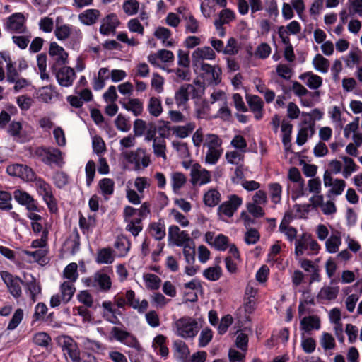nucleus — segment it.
I'll return each instance as SVG.
<instances>
[{"label":"nucleus","instance_id":"f257e3e1","mask_svg":"<svg viewBox=\"0 0 362 362\" xmlns=\"http://www.w3.org/2000/svg\"><path fill=\"white\" fill-rule=\"evenodd\" d=\"M175 334L184 339H193L199 332L197 321L189 316L177 320L173 324Z\"/></svg>","mask_w":362,"mask_h":362},{"label":"nucleus","instance_id":"f03ea898","mask_svg":"<svg viewBox=\"0 0 362 362\" xmlns=\"http://www.w3.org/2000/svg\"><path fill=\"white\" fill-rule=\"evenodd\" d=\"M32 153L33 156L48 165L55 164L57 166H62L64 163L62 152L54 147H37L33 149Z\"/></svg>","mask_w":362,"mask_h":362},{"label":"nucleus","instance_id":"7ed1b4c3","mask_svg":"<svg viewBox=\"0 0 362 362\" xmlns=\"http://www.w3.org/2000/svg\"><path fill=\"white\" fill-rule=\"evenodd\" d=\"M204 95L203 87H195L193 84L185 83L175 93V102L177 107H185L189 98H200Z\"/></svg>","mask_w":362,"mask_h":362},{"label":"nucleus","instance_id":"20e7f679","mask_svg":"<svg viewBox=\"0 0 362 362\" xmlns=\"http://www.w3.org/2000/svg\"><path fill=\"white\" fill-rule=\"evenodd\" d=\"M33 182H35V187L37 192L42 197V199L46 203L49 211L52 214L57 213L58 211V206L57 200L52 192V186L43 179L37 176Z\"/></svg>","mask_w":362,"mask_h":362},{"label":"nucleus","instance_id":"39448f33","mask_svg":"<svg viewBox=\"0 0 362 362\" xmlns=\"http://www.w3.org/2000/svg\"><path fill=\"white\" fill-rule=\"evenodd\" d=\"M122 158L127 163L132 165L134 170L147 168L151 163L150 156L142 148H137L134 151H122Z\"/></svg>","mask_w":362,"mask_h":362},{"label":"nucleus","instance_id":"423d86ee","mask_svg":"<svg viewBox=\"0 0 362 362\" xmlns=\"http://www.w3.org/2000/svg\"><path fill=\"white\" fill-rule=\"evenodd\" d=\"M199 71V76L203 82L208 86H217L222 80V70L218 65L202 64L197 68Z\"/></svg>","mask_w":362,"mask_h":362},{"label":"nucleus","instance_id":"0eeeda50","mask_svg":"<svg viewBox=\"0 0 362 362\" xmlns=\"http://www.w3.org/2000/svg\"><path fill=\"white\" fill-rule=\"evenodd\" d=\"M27 18L24 13L17 12L11 14L5 20L4 28L11 33L27 34L28 28L26 25Z\"/></svg>","mask_w":362,"mask_h":362},{"label":"nucleus","instance_id":"6e6552de","mask_svg":"<svg viewBox=\"0 0 362 362\" xmlns=\"http://www.w3.org/2000/svg\"><path fill=\"white\" fill-rule=\"evenodd\" d=\"M243 199L236 194L228 196V199L221 203L217 209V214L221 218H231L242 205Z\"/></svg>","mask_w":362,"mask_h":362},{"label":"nucleus","instance_id":"1a4fd4ad","mask_svg":"<svg viewBox=\"0 0 362 362\" xmlns=\"http://www.w3.org/2000/svg\"><path fill=\"white\" fill-rule=\"evenodd\" d=\"M267 203V193L263 190H257L252 196V202L246 204L247 209L254 217H262L264 215L263 206Z\"/></svg>","mask_w":362,"mask_h":362},{"label":"nucleus","instance_id":"9d476101","mask_svg":"<svg viewBox=\"0 0 362 362\" xmlns=\"http://www.w3.org/2000/svg\"><path fill=\"white\" fill-rule=\"evenodd\" d=\"M107 268H104L94 274L92 278L86 280L88 286L99 288L102 291H107L111 288L112 281Z\"/></svg>","mask_w":362,"mask_h":362},{"label":"nucleus","instance_id":"9b49d317","mask_svg":"<svg viewBox=\"0 0 362 362\" xmlns=\"http://www.w3.org/2000/svg\"><path fill=\"white\" fill-rule=\"evenodd\" d=\"M58 343L66 358L69 357L73 362L80 361V349L77 343L71 337L62 336L59 338Z\"/></svg>","mask_w":362,"mask_h":362},{"label":"nucleus","instance_id":"f8f14e48","mask_svg":"<svg viewBox=\"0 0 362 362\" xmlns=\"http://www.w3.org/2000/svg\"><path fill=\"white\" fill-rule=\"evenodd\" d=\"M49 54L51 57L50 69H56L68 63V53L57 42H52L49 45Z\"/></svg>","mask_w":362,"mask_h":362},{"label":"nucleus","instance_id":"ddd939ff","mask_svg":"<svg viewBox=\"0 0 362 362\" xmlns=\"http://www.w3.org/2000/svg\"><path fill=\"white\" fill-rule=\"evenodd\" d=\"M0 275L12 296L15 298L21 297L22 294L21 285L23 284L22 280L18 276H13L6 271L1 272Z\"/></svg>","mask_w":362,"mask_h":362},{"label":"nucleus","instance_id":"4468645a","mask_svg":"<svg viewBox=\"0 0 362 362\" xmlns=\"http://www.w3.org/2000/svg\"><path fill=\"white\" fill-rule=\"evenodd\" d=\"M110 334L115 340L129 347H132L137 350L141 347L136 337L127 331L122 330L117 327H113L111 329Z\"/></svg>","mask_w":362,"mask_h":362},{"label":"nucleus","instance_id":"2eb2a0df","mask_svg":"<svg viewBox=\"0 0 362 362\" xmlns=\"http://www.w3.org/2000/svg\"><path fill=\"white\" fill-rule=\"evenodd\" d=\"M324 185L326 187H329L327 192V197L332 198L341 195L345 187L346 182L342 179L333 178L332 176L329 175V173H324L323 175Z\"/></svg>","mask_w":362,"mask_h":362},{"label":"nucleus","instance_id":"dca6fc26","mask_svg":"<svg viewBox=\"0 0 362 362\" xmlns=\"http://www.w3.org/2000/svg\"><path fill=\"white\" fill-rule=\"evenodd\" d=\"M52 71L55 75L59 84L63 87H69L72 86L76 78V73L74 70L65 65L56 69H52Z\"/></svg>","mask_w":362,"mask_h":362},{"label":"nucleus","instance_id":"f3484780","mask_svg":"<svg viewBox=\"0 0 362 362\" xmlns=\"http://www.w3.org/2000/svg\"><path fill=\"white\" fill-rule=\"evenodd\" d=\"M190 182L193 185H204L211 182V173L202 168L200 164L192 165L190 171Z\"/></svg>","mask_w":362,"mask_h":362},{"label":"nucleus","instance_id":"a211bd4d","mask_svg":"<svg viewBox=\"0 0 362 362\" xmlns=\"http://www.w3.org/2000/svg\"><path fill=\"white\" fill-rule=\"evenodd\" d=\"M216 56L215 51L209 46L197 48L192 54V65L198 68L202 64H206L204 60H214Z\"/></svg>","mask_w":362,"mask_h":362},{"label":"nucleus","instance_id":"6ab92c4d","mask_svg":"<svg viewBox=\"0 0 362 362\" xmlns=\"http://www.w3.org/2000/svg\"><path fill=\"white\" fill-rule=\"evenodd\" d=\"M13 198L20 205L25 206L29 211H39L37 202L27 192L17 189L13 192Z\"/></svg>","mask_w":362,"mask_h":362},{"label":"nucleus","instance_id":"aec40b11","mask_svg":"<svg viewBox=\"0 0 362 362\" xmlns=\"http://www.w3.org/2000/svg\"><path fill=\"white\" fill-rule=\"evenodd\" d=\"M80 235L76 228H74L64 241L62 250L66 254L76 255L80 250Z\"/></svg>","mask_w":362,"mask_h":362},{"label":"nucleus","instance_id":"412c9836","mask_svg":"<svg viewBox=\"0 0 362 362\" xmlns=\"http://www.w3.org/2000/svg\"><path fill=\"white\" fill-rule=\"evenodd\" d=\"M247 103L250 111L254 114V117L257 120L262 119L264 113V101L257 95H247Z\"/></svg>","mask_w":362,"mask_h":362},{"label":"nucleus","instance_id":"4be33fe9","mask_svg":"<svg viewBox=\"0 0 362 362\" xmlns=\"http://www.w3.org/2000/svg\"><path fill=\"white\" fill-rule=\"evenodd\" d=\"M119 23L120 22L117 15L115 13H110L102 19L99 31L103 35H109L110 33H115Z\"/></svg>","mask_w":362,"mask_h":362},{"label":"nucleus","instance_id":"5701e85b","mask_svg":"<svg viewBox=\"0 0 362 362\" xmlns=\"http://www.w3.org/2000/svg\"><path fill=\"white\" fill-rule=\"evenodd\" d=\"M124 296L127 299V305L136 310L139 313H145L148 308V302L147 300L144 299L141 301L136 298V293L132 290H127Z\"/></svg>","mask_w":362,"mask_h":362},{"label":"nucleus","instance_id":"b1692460","mask_svg":"<svg viewBox=\"0 0 362 362\" xmlns=\"http://www.w3.org/2000/svg\"><path fill=\"white\" fill-rule=\"evenodd\" d=\"M8 134L13 138L17 142H25L27 141V136L23 129V124L20 121H12L6 127Z\"/></svg>","mask_w":362,"mask_h":362},{"label":"nucleus","instance_id":"393cba45","mask_svg":"<svg viewBox=\"0 0 362 362\" xmlns=\"http://www.w3.org/2000/svg\"><path fill=\"white\" fill-rule=\"evenodd\" d=\"M168 238L177 246H181L190 240L187 232L181 231L179 227L175 225L169 227Z\"/></svg>","mask_w":362,"mask_h":362},{"label":"nucleus","instance_id":"a878e982","mask_svg":"<svg viewBox=\"0 0 362 362\" xmlns=\"http://www.w3.org/2000/svg\"><path fill=\"white\" fill-rule=\"evenodd\" d=\"M315 134V123L304 122L300 125L298 131L296 144L298 146H303L307 141L308 138H311Z\"/></svg>","mask_w":362,"mask_h":362},{"label":"nucleus","instance_id":"bb28decb","mask_svg":"<svg viewBox=\"0 0 362 362\" xmlns=\"http://www.w3.org/2000/svg\"><path fill=\"white\" fill-rule=\"evenodd\" d=\"M101 16V13L98 9H86L78 14L79 21L85 25H92L95 24Z\"/></svg>","mask_w":362,"mask_h":362},{"label":"nucleus","instance_id":"cd10ccee","mask_svg":"<svg viewBox=\"0 0 362 362\" xmlns=\"http://www.w3.org/2000/svg\"><path fill=\"white\" fill-rule=\"evenodd\" d=\"M341 233L337 230H333L325 242V248L327 252L334 254L339 251L341 245Z\"/></svg>","mask_w":362,"mask_h":362},{"label":"nucleus","instance_id":"c85d7f7f","mask_svg":"<svg viewBox=\"0 0 362 362\" xmlns=\"http://www.w3.org/2000/svg\"><path fill=\"white\" fill-rule=\"evenodd\" d=\"M299 79L303 81L306 86L313 90L319 88L322 84V78L311 71L305 72L299 76Z\"/></svg>","mask_w":362,"mask_h":362},{"label":"nucleus","instance_id":"c756f323","mask_svg":"<svg viewBox=\"0 0 362 362\" xmlns=\"http://www.w3.org/2000/svg\"><path fill=\"white\" fill-rule=\"evenodd\" d=\"M221 201V193L216 189H209L203 195V202L208 207H215Z\"/></svg>","mask_w":362,"mask_h":362},{"label":"nucleus","instance_id":"7c9ffc66","mask_svg":"<svg viewBox=\"0 0 362 362\" xmlns=\"http://www.w3.org/2000/svg\"><path fill=\"white\" fill-rule=\"evenodd\" d=\"M339 158L342 163V176L344 178L349 177L352 173L358 171V166L354 160L347 156H341Z\"/></svg>","mask_w":362,"mask_h":362},{"label":"nucleus","instance_id":"2f4dec72","mask_svg":"<svg viewBox=\"0 0 362 362\" xmlns=\"http://www.w3.org/2000/svg\"><path fill=\"white\" fill-rule=\"evenodd\" d=\"M300 328L306 332L320 328V319L317 315L304 317L300 320Z\"/></svg>","mask_w":362,"mask_h":362},{"label":"nucleus","instance_id":"473e14b6","mask_svg":"<svg viewBox=\"0 0 362 362\" xmlns=\"http://www.w3.org/2000/svg\"><path fill=\"white\" fill-rule=\"evenodd\" d=\"M103 317L104 319L109 322L115 325L120 324V321L118 317L114 315L116 308H114V305L111 301H103L102 303Z\"/></svg>","mask_w":362,"mask_h":362},{"label":"nucleus","instance_id":"72a5a7b5","mask_svg":"<svg viewBox=\"0 0 362 362\" xmlns=\"http://www.w3.org/2000/svg\"><path fill=\"white\" fill-rule=\"evenodd\" d=\"M146 108L151 116L158 117L163 111L160 98L156 96L150 97Z\"/></svg>","mask_w":362,"mask_h":362},{"label":"nucleus","instance_id":"f704fd0d","mask_svg":"<svg viewBox=\"0 0 362 362\" xmlns=\"http://www.w3.org/2000/svg\"><path fill=\"white\" fill-rule=\"evenodd\" d=\"M24 286L25 291L29 294L32 302H35L37 296L41 293V286L40 282H38L35 277L31 276V279L27 281Z\"/></svg>","mask_w":362,"mask_h":362},{"label":"nucleus","instance_id":"c9c22d12","mask_svg":"<svg viewBox=\"0 0 362 362\" xmlns=\"http://www.w3.org/2000/svg\"><path fill=\"white\" fill-rule=\"evenodd\" d=\"M195 128L196 124L193 122H190L185 125L175 126L171 130L176 136L184 139L189 136Z\"/></svg>","mask_w":362,"mask_h":362},{"label":"nucleus","instance_id":"e433bc0d","mask_svg":"<svg viewBox=\"0 0 362 362\" xmlns=\"http://www.w3.org/2000/svg\"><path fill=\"white\" fill-rule=\"evenodd\" d=\"M153 153L157 157L162 158L164 160L167 159L166 156V141L163 136H156L153 142Z\"/></svg>","mask_w":362,"mask_h":362},{"label":"nucleus","instance_id":"4c0bfd02","mask_svg":"<svg viewBox=\"0 0 362 362\" xmlns=\"http://www.w3.org/2000/svg\"><path fill=\"white\" fill-rule=\"evenodd\" d=\"M118 257H124L130 249L131 243L124 235L118 236L114 243Z\"/></svg>","mask_w":362,"mask_h":362},{"label":"nucleus","instance_id":"58836bf2","mask_svg":"<svg viewBox=\"0 0 362 362\" xmlns=\"http://www.w3.org/2000/svg\"><path fill=\"white\" fill-rule=\"evenodd\" d=\"M76 291L74 283L64 281L60 286V292L62 301L64 303H68L74 296Z\"/></svg>","mask_w":362,"mask_h":362},{"label":"nucleus","instance_id":"ea45409f","mask_svg":"<svg viewBox=\"0 0 362 362\" xmlns=\"http://www.w3.org/2000/svg\"><path fill=\"white\" fill-rule=\"evenodd\" d=\"M115 260L113 250L110 248H102L98 251L95 261L98 264H111Z\"/></svg>","mask_w":362,"mask_h":362},{"label":"nucleus","instance_id":"a19ab883","mask_svg":"<svg viewBox=\"0 0 362 362\" xmlns=\"http://www.w3.org/2000/svg\"><path fill=\"white\" fill-rule=\"evenodd\" d=\"M172 35L171 31L165 27H158L154 32V36L162 41L163 45L165 47H173V42L168 40Z\"/></svg>","mask_w":362,"mask_h":362},{"label":"nucleus","instance_id":"79ce46f5","mask_svg":"<svg viewBox=\"0 0 362 362\" xmlns=\"http://www.w3.org/2000/svg\"><path fill=\"white\" fill-rule=\"evenodd\" d=\"M170 182L173 190L177 193L186 184L187 177L182 173L173 172L170 174Z\"/></svg>","mask_w":362,"mask_h":362},{"label":"nucleus","instance_id":"37998d69","mask_svg":"<svg viewBox=\"0 0 362 362\" xmlns=\"http://www.w3.org/2000/svg\"><path fill=\"white\" fill-rule=\"evenodd\" d=\"M222 139L215 134H207L205 137V142L204 146L207 148V150H223L222 148Z\"/></svg>","mask_w":362,"mask_h":362},{"label":"nucleus","instance_id":"c03bdc74","mask_svg":"<svg viewBox=\"0 0 362 362\" xmlns=\"http://www.w3.org/2000/svg\"><path fill=\"white\" fill-rule=\"evenodd\" d=\"M16 113L17 109L12 105L6 106L5 110H1L0 112V128H6L9 124L11 115H14Z\"/></svg>","mask_w":362,"mask_h":362},{"label":"nucleus","instance_id":"a18cd8bd","mask_svg":"<svg viewBox=\"0 0 362 362\" xmlns=\"http://www.w3.org/2000/svg\"><path fill=\"white\" fill-rule=\"evenodd\" d=\"M73 32V27L69 24H57L54 30V35L59 40L69 39Z\"/></svg>","mask_w":362,"mask_h":362},{"label":"nucleus","instance_id":"49530a36","mask_svg":"<svg viewBox=\"0 0 362 362\" xmlns=\"http://www.w3.org/2000/svg\"><path fill=\"white\" fill-rule=\"evenodd\" d=\"M308 233H303L295 242V255L296 256L303 255L308 249Z\"/></svg>","mask_w":362,"mask_h":362},{"label":"nucleus","instance_id":"de8ad7c7","mask_svg":"<svg viewBox=\"0 0 362 362\" xmlns=\"http://www.w3.org/2000/svg\"><path fill=\"white\" fill-rule=\"evenodd\" d=\"M151 235L157 240H163L165 236V227L161 222H155L149 225Z\"/></svg>","mask_w":362,"mask_h":362},{"label":"nucleus","instance_id":"09e8293b","mask_svg":"<svg viewBox=\"0 0 362 362\" xmlns=\"http://www.w3.org/2000/svg\"><path fill=\"white\" fill-rule=\"evenodd\" d=\"M338 293V287L324 286L320 289L317 298L322 300H332L337 298Z\"/></svg>","mask_w":362,"mask_h":362},{"label":"nucleus","instance_id":"8fccbe9b","mask_svg":"<svg viewBox=\"0 0 362 362\" xmlns=\"http://www.w3.org/2000/svg\"><path fill=\"white\" fill-rule=\"evenodd\" d=\"M269 192L272 202L276 204L281 202L282 187L279 183H270L268 185Z\"/></svg>","mask_w":362,"mask_h":362},{"label":"nucleus","instance_id":"3c124183","mask_svg":"<svg viewBox=\"0 0 362 362\" xmlns=\"http://www.w3.org/2000/svg\"><path fill=\"white\" fill-rule=\"evenodd\" d=\"M315 69L322 73H327L329 68V62L322 55L317 54L313 60Z\"/></svg>","mask_w":362,"mask_h":362},{"label":"nucleus","instance_id":"603ef678","mask_svg":"<svg viewBox=\"0 0 362 362\" xmlns=\"http://www.w3.org/2000/svg\"><path fill=\"white\" fill-rule=\"evenodd\" d=\"M222 275V269L219 265L209 267L203 272V276L209 281H218Z\"/></svg>","mask_w":362,"mask_h":362},{"label":"nucleus","instance_id":"864d4df0","mask_svg":"<svg viewBox=\"0 0 362 362\" xmlns=\"http://www.w3.org/2000/svg\"><path fill=\"white\" fill-rule=\"evenodd\" d=\"M77 269L78 266L75 262L68 264L63 272L64 279H67L66 281L74 283L78 277Z\"/></svg>","mask_w":362,"mask_h":362},{"label":"nucleus","instance_id":"5fc2aeb1","mask_svg":"<svg viewBox=\"0 0 362 362\" xmlns=\"http://www.w3.org/2000/svg\"><path fill=\"white\" fill-rule=\"evenodd\" d=\"M143 278L148 289L158 290L160 288L161 279L157 275L148 273L144 274Z\"/></svg>","mask_w":362,"mask_h":362},{"label":"nucleus","instance_id":"6e6d98bb","mask_svg":"<svg viewBox=\"0 0 362 362\" xmlns=\"http://www.w3.org/2000/svg\"><path fill=\"white\" fill-rule=\"evenodd\" d=\"M124 106L127 110L132 111L135 116L141 115L144 110L143 103L138 98L130 99Z\"/></svg>","mask_w":362,"mask_h":362},{"label":"nucleus","instance_id":"4d7b16f0","mask_svg":"<svg viewBox=\"0 0 362 362\" xmlns=\"http://www.w3.org/2000/svg\"><path fill=\"white\" fill-rule=\"evenodd\" d=\"M244 152L238 150L227 151L226 153V159L227 162L230 164L240 165L244 160Z\"/></svg>","mask_w":362,"mask_h":362},{"label":"nucleus","instance_id":"13d9d810","mask_svg":"<svg viewBox=\"0 0 362 362\" xmlns=\"http://www.w3.org/2000/svg\"><path fill=\"white\" fill-rule=\"evenodd\" d=\"M173 348L177 356L181 359H185L189 354L187 345L182 340H175L173 342Z\"/></svg>","mask_w":362,"mask_h":362},{"label":"nucleus","instance_id":"bf43d9fd","mask_svg":"<svg viewBox=\"0 0 362 362\" xmlns=\"http://www.w3.org/2000/svg\"><path fill=\"white\" fill-rule=\"evenodd\" d=\"M320 344L325 351L332 350L336 346L335 339L333 336L328 332H323L320 339Z\"/></svg>","mask_w":362,"mask_h":362},{"label":"nucleus","instance_id":"052dcab7","mask_svg":"<svg viewBox=\"0 0 362 362\" xmlns=\"http://www.w3.org/2000/svg\"><path fill=\"white\" fill-rule=\"evenodd\" d=\"M31 38V34L28 31L27 34H18L12 37L13 42L21 49H25L28 47Z\"/></svg>","mask_w":362,"mask_h":362},{"label":"nucleus","instance_id":"680f3d73","mask_svg":"<svg viewBox=\"0 0 362 362\" xmlns=\"http://www.w3.org/2000/svg\"><path fill=\"white\" fill-rule=\"evenodd\" d=\"M101 193L104 196H110L113 194L115 182L110 178H103L100 180L98 184Z\"/></svg>","mask_w":362,"mask_h":362},{"label":"nucleus","instance_id":"e2e57ef3","mask_svg":"<svg viewBox=\"0 0 362 362\" xmlns=\"http://www.w3.org/2000/svg\"><path fill=\"white\" fill-rule=\"evenodd\" d=\"M37 65L42 80L49 79V74L47 72V56L45 54H40L37 56Z\"/></svg>","mask_w":362,"mask_h":362},{"label":"nucleus","instance_id":"0e129e2a","mask_svg":"<svg viewBox=\"0 0 362 362\" xmlns=\"http://www.w3.org/2000/svg\"><path fill=\"white\" fill-rule=\"evenodd\" d=\"M122 9L128 16H133L138 13L139 2L136 0H126L123 2Z\"/></svg>","mask_w":362,"mask_h":362},{"label":"nucleus","instance_id":"69168bd1","mask_svg":"<svg viewBox=\"0 0 362 362\" xmlns=\"http://www.w3.org/2000/svg\"><path fill=\"white\" fill-rule=\"evenodd\" d=\"M186 33H197L199 30V22L192 14H188L185 17Z\"/></svg>","mask_w":362,"mask_h":362},{"label":"nucleus","instance_id":"338daca9","mask_svg":"<svg viewBox=\"0 0 362 362\" xmlns=\"http://www.w3.org/2000/svg\"><path fill=\"white\" fill-rule=\"evenodd\" d=\"M33 341L35 344L46 348L51 342V337L47 333L40 332L33 336Z\"/></svg>","mask_w":362,"mask_h":362},{"label":"nucleus","instance_id":"774afa93","mask_svg":"<svg viewBox=\"0 0 362 362\" xmlns=\"http://www.w3.org/2000/svg\"><path fill=\"white\" fill-rule=\"evenodd\" d=\"M141 222V218H135L133 221H127L126 230L136 237L143 229Z\"/></svg>","mask_w":362,"mask_h":362}]
</instances>
